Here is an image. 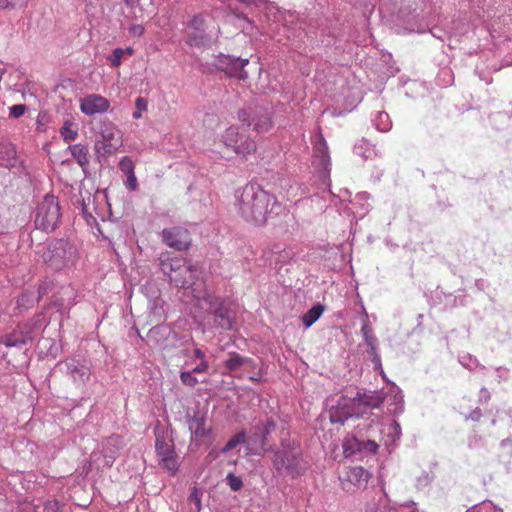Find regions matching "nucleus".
I'll return each mask as SVG.
<instances>
[{
	"label": "nucleus",
	"instance_id": "9d476101",
	"mask_svg": "<svg viewBox=\"0 0 512 512\" xmlns=\"http://www.w3.org/2000/svg\"><path fill=\"white\" fill-rule=\"evenodd\" d=\"M371 475L360 466L348 467L340 476L341 487L344 491L354 493L366 488Z\"/></svg>",
	"mask_w": 512,
	"mask_h": 512
},
{
	"label": "nucleus",
	"instance_id": "393cba45",
	"mask_svg": "<svg viewBox=\"0 0 512 512\" xmlns=\"http://www.w3.org/2000/svg\"><path fill=\"white\" fill-rule=\"evenodd\" d=\"M67 371L71 375L73 381H77L75 373H79V383L85 384L89 379L88 370L84 367H78L74 361L66 363Z\"/></svg>",
	"mask_w": 512,
	"mask_h": 512
},
{
	"label": "nucleus",
	"instance_id": "4468645a",
	"mask_svg": "<svg viewBox=\"0 0 512 512\" xmlns=\"http://www.w3.org/2000/svg\"><path fill=\"white\" fill-rule=\"evenodd\" d=\"M163 242L178 251H183L189 248L191 244L190 233L187 229L182 227H172L162 230Z\"/></svg>",
	"mask_w": 512,
	"mask_h": 512
},
{
	"label": "nucleus",
	"instance_id": "dca6fc26",
	"mask_svg": "<svg viewBox=\"0 0 512 512\" xmlns=\"http://www.w3.org/2000/svg\"><path fill=\"white\" fill-rule=\"evenodd\" d=\"M110 108V102L103 96L91 94L80 101V110L85 115L91 116L97 113H104Z\"/></svg>",
	"mask_w": 512,
	"mask_h": 512
},
{
	"label": "nucleus",
	"instance_id": "f257e3e1",
	"mask_svg": "<svg viewBox=\"0 0 512 512\" xmlns=\"http://www.w3.org/2000/svg\"><path fill=\"white\" fill-rule=\"evenodd\" d=\"M277 204L275 197L265 190L254 185H246L237 196L235 206L246 222L263 226Z\"/></svg>",
	"mask_w": 512,
	"mask_h": 512
},
{
	"label": "nucleus",
	"instance_id": "7ed1b4c3",
	"mask_svg": "<svg viewBox=\"0 0 512 512\" xmlns=\"http://www.w3.org/2000/svg\"><path fill=\"white\" fill-rule=\"evenodd\" d=\"M219 141L243 161H247L257 151L255 139L247 134V129L238 125H231L225 129L220 134Z\"/></svg>",
	"mask_w": 512,
	"mask_h": 512
},
{
	"label": "nucleus",
	"instance_id": "b1692460",
	"mask_svg": "<svg viewBox=\"0 0 512 512\" xmlns=\"http://www.w3.org/2000/svg\"><path fill=\"white\" fill-rule=\"evenodd\" d=\"M67 371L71 375L73 381H77L75 373H79V383L85 384L89 379L88 370L84 367H78L74 361L66 363Z\"/></svg>",
	"mask_w": 512,
	"mask_h": 512
},
{
	"label": "nucleus",
	"instance_id": "f704fd0d",
	"mask_svg": "<svg viewBox=\"0 0 512 512\" xmlns=\"http://www.w3.org/2000/svg\"><path fill=\"white\" fill-rule=\"evenodd\" d=\"M190 504H194L197 511L201 509V492L197 487H193L188 498Z\"/></svg>",
	"mask_w": 512,
	"mask_h": 512
},
{
	"label": "nucleus",
	"instance_id": "f8f14e48",
	"mask_svg": "<svg viewBox=\"0 0 512 512\" xmlns=\"http://www.w3.org/2000/svg\"><path fill=\"white\" fill-rule=\"evenodd\" d=\"M202 300L208 304L209 311L213 313L216 326L224 330H231L233 328V321L229 310L219 302L215 295L206 294Z\"/></svg>",
	"mask_w": 512,
	"mask_h": 512
},
{
	"label": "nucleus",
	"instance_id": "6ab92c4d",
	"mask_svg": "<svg viewBox=\"0 0 512 512\" xmlns=\"http://www.w3.org/2000/svg\"><path fill=\"white\" fill-rule=\"evenodd\" d=\"M69 150L76 160V162L81 166L85 167L89 163V154L88 148L82 144H74L69 147Z\"/></svg>",
	"mask_w": 512,
	"mask_h": 512
},
{
	"label": "nucleus",
	"instance_id": "c03bdc74",
	"mask_svg": "<svg viewBox=\"0 0 512 512\" xmlns=\"http://www.w3.org/2000/svg\"><path fill=\"white\" fill-rule=\"evenodd\" d=\"M194 356L197 359H200V361H207L205 353L201 349H199V348L194 349Z\"/></svg>",
	"mask_w": 512,
	"mask_h": 512
},
{
	"label": "nucleus",
	"instance_id": "de8ad7c7",
	"mask_svg": "<svg viewBox=\"0 0 512 512\" xmlns=\"http://www.w3.org/2000/svg\"><path fill=\"white\" fill-rule=\"evenodd\" d=\"M123 51H124V55H129V56H131L134 53V50L131 47L123 49Z\"/></svg>",
	"mask_w": 512,
	"mask_h": 512
},
{
	"label": "nucleus",
	"instance_id": "cd10ccee",
	"mask_svg": "<svg viewBox=\"0 0 512 512\" xmlns=\"http://www.w3.org/2000/svg\"><path fill=\"white\" fill-rule=\"evenodd\" d=\"M276 430V422L272 419H267L261 430L260 442L261 445H266L268 436Z\"/></svg>",
	"mask_w": 512,
	"mask_h": 512
},
{
	"label": "nucleus",
	"instance_id": "58836bf2",
	"mask_svg": "<svg viewBox=\"0 0 512 512\" xmlns=\"http://www.w3.org/2000/svg\"><path fill=\"white\" fill-rule=\"evenodd\" d=\"M127 181H126V187L130 191H136L138 189V181L135 175V172L132 174L126 175Z\"/></svg>",
	"mask_w": 512,
	"mask_h": 512
},
{
	"label": "nucleus",
	"instance_id": "4be33fe9",
	"mask_svg": "<svg viewBox=\"0 0 512 512\" xmlns=\"http://www.w3.org/2000/svg\"><path fill=\"white\" fill-rule=\"evenodd\" d=\"M324 312V307L321 304H316L304 314L302 321L305 327L313 325Z\"/></svg>",
	"mask_w": 512,
	"mask_h": 512
},
{
	"label": "nucleus",
	"instance_id": "412c9836",
	"mask_svg": "<svg viewBox=\"0 0 512 512\" xmlns=\"http://www.w3.org/2000/svg\"><path fill=\"white\" fill-rule=\"evenodd\" d=\"M156 453L159 459L172 455L175 452L173 444L168 443L164 436L157 435L155 443Z\"/></svg>",
	"mask_w": 512,
	"mask_h": 512
},
{
	"label": "nucleus",
	"instance_id": "2f4dec72",
	"mask_svg": "<svg viewBox=\"0 0 512 512\" xmlns=\"http://www.w3.org/2000/svg\"><path fill=\"white\" fill-rule=\"evenodd\" d=\"M119 168L125 176L135 172V165L132 159L128 156H124L121 158L119 162Z\"/></svg>",
	"mask_w": 512,
	"mask_h": 512
},
{
	"label": "nucleus",
	"instance_id": "4c0bfd02",
	"mask_svg": "<svg viewBox=\"0 0 512 512\" xmlns=\"http://www.w3.org/2000/svg\"><path fill=\"white\" fill-rule=\"evenodd\" d=\"M26 106L23 104H17L10 107V116L13 118H19L24 115Z\"/></svg>",
	"mask_w": 512,
	"mask_h": 512
},
{
	"label": "nucleus",
	"instance_id": "c9c22d12",
	"mask_svg": "<svg viewBox=\"0 0 512 512\" xmlns=\"http://www.w3.org/2000/svg\"><path fill=\"white\" fill-rule=\"evenodd\" d=\"M123 56H124L123 49L116 48L113 50L112 54L109 56V60L114 67H119L122 64Z\"/></svg>",
	"mask_w": 512,
	"mask_h": 512
},
{
	"label": "nucleus",
	"instance_id": "39448f33",
	"mask_svg": "<svg viewBox=\"0 0 512 512\" xmlns=\"http://www.w3.org/2000/svg\"><path fill=\"white\" fill-rule=\"evenodd\" d=\"M61 211L58 199L54 195H46L38 205L35 225L43 231H53L59 224Z\"/></svg>",
	"mask_w": 512,
	"mask_h": 512
},
{
	"label": "nucleus",
	"instance_id": "ea45409f",
	"mask_svg": "<svg viewBox=\"0 0 512 512\" xmlns=\"http://www.w3.org/2000/svg\"><path fill=\"white\" fill-rule=\"evenodd\" d=\"M43 512H60V504L56 500L47 501L44 504Z\"/></svg>",
	"mask_w": 512,
	"mask_h": 512
},
{
	"label": "nucleus",
	"instance_id": "37998d69",
	"mask_svg": "<svg viewBox=\"0 0 512 512\" xmlns=\"http://www.w3.org/2000/svg\"><path fill=\"white\" fill-rule=\"evenodd\" d=\"M195 271H196V269H194L192 267V272L190 274H185L184 272H181V271H178L176 274H178L179 277H185L186 279H189L190 280V284L188 286H190V285L193 284V273Z\"/></svg>",
	"mask_w": 512,
	"mask_h": 512
},
{
	"label": "nucleus",
	"instance_id": "a18cd8bd",
	"mask_svg": "<svg viewBox=\"0 0 512 512\" xmlns=\"http://www.w3.org/2000/svg\"><path fill=\"white\" fill-rule=\"evenodd\" d=\"M18 344V341L13 340L12 336H8L5 340V345L8 347L16 346Z\"/></svg>",
	"mask_w": 512,
	"mask_h": 512
},
{
	"label": "nucleus",
	"instance_id": "f3484780",
	"mask_svg": "<svg viewBox=\"0 0 512 512\" xmlns=\"http://www.w3.org/2000/svg\"><path fill=\"white\" fill-rule=\"evenodd\" d=\"M170 334V329L165 326L156 324L147 333L148 343L155 348L164 349L165 342L168 340Z\"/></svg>",
	"mask_w": 512,
	"mask_h": 512
},
{
	"label": "nucleus",
	"instance_id": "20e7f679",
	"mask_svg": "<svg viewBox=\"0 0 512 512\" xmlns=\"http://www.w3.org/2000/svg\"><path fill=\"white\" fill-rule=\"evenodd\" d=\"M122 138V132L115 124L111 122L103 123L94 145L96 155L106 158L115 154L122 146Z\"/></svg>",
	"mask_w": 512,
	"mask_h": 512
},
{
	"label": "nucleus",
	"instance_id": "ddd939ff",
	"mask_svg": "<svg viewBox=\"0 0 512 512\" xmlns=\"http://www.w3.org/2000/svg\"><path fill=\"white\" fill-rule=\"evenodd\" d=\"M249 63L247 58H235L229 55H221L217 59V67L224 71L230 77H236L240 80H246L248 73L244 67Z\"/></svg>",
	"mask_w": 512,
	"mask_h": 512
},
{
	"label": "nucleus",
	"instance_id": "bb28decb",
	"mask_svg": "<svg viewBox=\"0 0 512 512\" xmlns=\"http://www.w3.org/2000/svg\"><path fill=\"white\" fill-rule=\"evenodd\" d=\"M246 434L244 431L238 432L235 434L222 448V453H227L228 451L236 448L239 444L245 441Z\"/></svg>",
	"mask_w": 512,
	"mask_h": 512
},
{
	"label": "nucleus",
	"instance_id": "c85d7f7f",
	"mask_svg": "<svg viewBox=\"0 0 512 512\" xmlns=\"http://www.w3.org/2000/svg\"><path fill=\"white\" fill-rule=\"evenodd\" d=\"M316 149L321 154L322 162L325 164L329 163V161H330L329 149H328L327 142H326L325 138L323 137V135L319 136V141H318Z\"/></svg>",
	"mask_w": 512,
	"mask_h": 512
},
{
	"label": "nucleus",
	"instance_id": "a878e982",
	"mask_svg": "<svg viewBox=\"0 0 512 512\" xmlns=\"http://www.w3.org/2000/svg\"><path fill=\"white\" fill-rule=\"evenodd\" d=\"M160 464L163 468L174 474L178 470V462L176 453L165 456L160 459Z\"/></svg>",
	"mask_w": 512,
	"mask_h": 512
},
{
	"label": "nucleus",
	"instance_id": "2eb2a0df",
	"mask_svg": "<svg viewBox=\"0 0 512 512\" xmlns=\"http://www.w3.org/2000/svg\"><path fill=\"white\" fill-rule=\"evenodd\" d=\"M300 448L298 446L283 447L274 456V465L278 471L294 470L298 465Z\"/></svg>",
	"mask_w": 512,
	"mask_h": 512
},
{
	"label": "nucleus",
	"instance_id": "473e14b6",
	"mask_svg": "<svg viewBox=\"0 0 512 512\" xmlns=\"http://www.w3.org/2000/svg\"><path fill=\"white\" fill-rule=\"evenodd\" d=\"M226 480L232 491H239L243 487L242 479L233 473H229L226 477Z\"/></svg>",
	"mask_w": 512,
	"mask_h": 512
},
{
	"label": "nucleus",
	"instance_id": "a211bd4d",
	"mask_svg": "<svg viewBox=\"0 0 512 512\" xmlns=\"http://www.w3.org/2000/svg\"><path fill=\"white\" fill-rule=\"evenodd\" d=\"M190 430L195 438H204L209 435L210 428H206V420L202 416H194L190 423Z\"/></svg>",
	"mask_w": 512,
	"mask_h": 512
},
{
	"label": "nucleus",
	"instance_id": "6e6552de",
	"mask_svg": "<svg viewBox=\"0 0 512 512\" xmlns=\"http://www.w3.org/2000/svg\"><path fill=\"white\" fill-rule=\"evenodd\" d=\"M75 249L64 240L52 243L44 254V260L52 267L60 269L72 260Z\"/></svg>",
	"mask_w": 512,
	"mask_h": 512
},
{
	"label": "nucleus",
	"instance_id": "0eeeda50",
	"mask_svg": "<svg viewBox=\"0 0 512 512\" xmlns=\"http://www.w3.org/2000/svg\"><path fill=\"white\" fill-rule=\"evenodd\" d=\"M212 43L211 35L206 31L203 15L194 16L187 25L186 44L194 47H207Z\"/></svg>",
	"mask_w": 512,
	"mask_h": 512
},
{
	"label": "nucleus",
	"instance_id": "79ce46f5",
	"mask_svg": "<svg viewBox=\"0 0 512 512\" xmlns=\"http://www.w3.org/2000/svg\"><path fill=\"white\" fill-rule=\"evenodd\" d=\"M209 368L208 361H200V363L192 370L193 373H203Z\"/></svg>",
	"mask_w": 512,
	"mask_h": 512
},
{
	"label": "nucleus",
	"instance_id": "c756f323",
	"mask_svg": "<svg viewBox=\"0 0 512 512\" xmlns=\"http://www.w3.org/2000/svg\"><path fill=\"white\" fill-rule=\"evenodd\" d=\"M136 111L133 112L132 117L134 119H140L142 117V112L146 111L148 108V101L144 97H138L135 100Z\"/></svg>",
	"mask_w": 512,
	"mask_h": 512
},
{
	"label": "nucleus",
	"instance_id": "5701e85b",
	"mask_svg": "<svg viewBox=\"0 0 512 512\" xmlns=\"http://www.w3.org/2000/svg\"><path fill=\"white\" fill-rule=\"evenodd\" d=\"M60 134L66 142L75 140L78 137L77 124H75L71 120L64 121L63 126L60 129Z\"/></svg>",
	"mask_w": 512,
	"mask_h": 512
},
{
	"label": "nucleus",
	"instance_id": "1a4fd4ad",
	"mask_svg": "<svg viewBox=\"0 0 512 512\" xmlns=\"http://www.w3.org/2000/svg\"><path fill=\"white\" fill-rule=\"evenodd\" d=\"M161 269L170 278V281L175 284L176 287L185 288L190 284V280L185 277H179L176 274L178 271L190 274L192 272V266L189 265L184 258L174 257L166 260H161Z\"/></svg>",
	"mask_w": 512,
	"mask_h": 512
},
{
	"label": "nucleus",
	"instance_id": "72a5a7b5",
	"mask_svg": "<svg viewBox=\"0 0 512 512\" xmlns=\"http://www.w3.org/2000/svg\"><path fill=\"white\" fill-rule=\"evenodd\" d=\"M193 372L191 371H182L180 373V380L181 382L189 387H194L198 384V379L194 377Z\"/></svg>",
	"mask_w": 512,
	"mask_h": 512
},
{
	"label": "nucleus",
	"instance_id": "f03ea898",
	"mask_svg": "<svg viewBox=\"0 0 512 512\" xmlns=\"http://www.w3.org/2000/svg\"><path fill=\"white\" fill-rule=\"evenodd\" d=\"M383 402L384 396L379 392H371L369 394L357 393L353 398L342 396L337 405L339 417L332 414L331 421L343 423L345 419L351 417H365L373 409L380 407Z\"/></svg>",
	"mask_w": 512,
	"mask_h": 512
},
{
	"label": "nucleus",
	"instance_id": "7c9ffc66",
	"mask_svg": "<svg viewBox=\"0 0 512 512\" xmlns=\"http://www.w3.org/2000/svg\"><path fill=\"white\" fill-rule=\"evenodd\" d=\"M28 0H0V8L4 10H12L25 7Z\"/></svg>",
	"mask_w": 512,
	"mask_h": 512
},
{
	"label": "nucleus",
	"instance_id": "423d86ee",
	"mask_svg": "<svg viewBox=\"0 0 512 512\" xmlns=\"http://www.w3.org/2000/svg\"><path fill=\"white\" fill-rule=\"evenodd\" d=\"M237 118L248 127L252 126L253 130L258 133L267 132L273 126L271 114L262 107L242 108L238 111Z\"/></svg>",
	"mask_w": 512,
	"mask_h": 512
},
{
	"label": "nucleus",
	"instance_id": "aec40b11",
	"mask_svg": "<svg viewBox=\"0 0 512 512\" xmlns=\"http://www.w3.org/2000/svg\"><path fill=\"white\" fill-rule=\"evenodd\" d=\"M163 300H155L153 303V306L150 309V322L159 324L161 322H164L166 319L164 307H163Z\"/></svg>",
	"mask_w": 512,
	"mask_h": 512
},
{
	"label": "nucleus",
	"instance_id": "e433bc0d",
	"mask_svg": "<svg viewBox=\"0 0 512 512\" xmlns=\"http://www.w3.org/2000/svg\"><path fill=\"white\" fill-rule=\"evenodd\" d=\"M129 35L134 38H140L145 33V27L142 24H133L128 29Z\"/></svg>",
	"mask_w": 512,
	"mask_h": 512
},
{
	"label": "nucleus",
	"instance_id": "a19ab883",
	"mask_svg": "<svg viewBox=\"0 0 512 512\" xmlns=\"http://www.w3.org/2000/svg\"><path fill=\"white\" fill-rule=\"evenodd\" d=\"M20 512H37V508L32 502L24 501L20 504Z\"/></svg>",
	"mask_w": 512,
	"mask_h": 512
},
{
	"label": "nucleus",
	"instance_id": "49530a36",
	"mask_svg": "<svg viewBox=\"0 0 512 512\" xmlns=\"http://www.w3.org/2000/svg\"><path fill=\"white\" fill-rule=\"evenodd\" d=\"M119 442V437H111L108 439L107 444L116 445Z\"/></svg>",
	"mask_w": 512,
	"mask_h": 512
},
{
	"label": "nucleus",
	"instance_id": "9b49d317",
	"mask_svg": "<svg viewBox=\"0 0 512 512\" xmlns=\"http://www.w3.org/2000/svg\"><path fill=\"white\" fill-rule=\"evenodd\" d=\"M224 366L229 372H236L243 369L251 381L258 382L261 378L260 373H255L257 365L255 361L249 357H244L237 352H230L224 361Z\"/></svg>",
	"mask_w": 512,
	"mask_h": 512
},
{
	"label": "nucleus",
	"instance_id": "09e8293b",
	"mask_svg": "<svg viewBox=\"0 0 512 512\" xmlns=\"http://www.w3.org/2000/svg\"><path fill=\"white\" fill-rule=\"evenodd\" d=\"M79 373H80V372L75 373V375L77 376V381H76L77 383H79Z\"/></svg>",
	"mask_w": 512,
	"mask_h": 512
}]
</instances>
